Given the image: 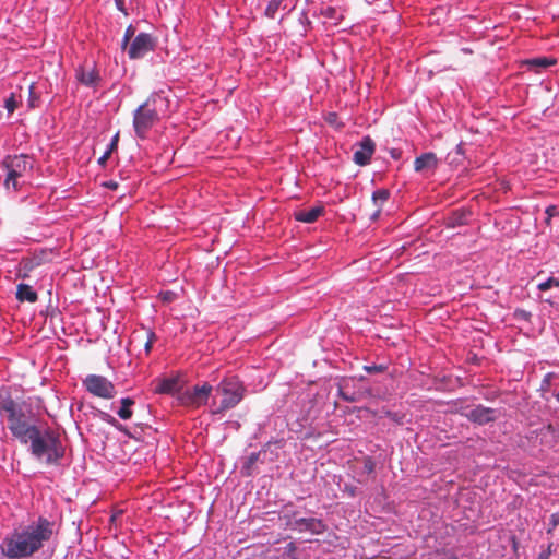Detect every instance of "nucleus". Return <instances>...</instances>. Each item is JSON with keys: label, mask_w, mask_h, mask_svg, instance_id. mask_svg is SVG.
<instances>
[{"label": "nucleus", "mask_w": 559, "mask_h": 559, "mask_svg": "<svg viewBox=\"0 0 559 559\" xmlns=\"http://www.w3.org/2000/svg\"><path fill=\"white\" fill-rule=\"evenodd\" d=\"M53 534V523L45 518H39L20 530H14L5 536L1 544V552L10 559L31 557L38 551L45 542Z\"/></svg>", "instance_id": "obj_1"}, {"label": "nucleus", "mask_w": 559, "mask_h": 559, "mask_svg": "<svg viewBox=\"0 0 559 559\" xmlns=\"http://www.w3.org/2000/svg\"><path fill=\"white\" fill-rule=\"evenodd\" d=\"M169 100L160 93L151 94L133 112L135 135L145 139L147 132L159 121L168 110Z\"/></svg>", "instance_id": "obj_2"}, {"label": "nucleus", "mask_w": 559, "mask_h": 559, "mask_svg": "<svg viewBox=\"0 0 559 559\" xmlns=\"http://www.w3.org/2000/svg\"><path fill=\"white\" fill-rule=\"evenodd\" d=\"M0 414L5 415L9 430L23 444H26L39 431L35 425H31L26 420L22 407L9 393L0 395Z\"/></svg>", "instance_id": "obj_3"}, {"label": "nucleus", "mask_w": 559, "mask_h": 559, "mask_svg": "<svg viewBox=\"0 0 559 559\" xmlns=\"http://www.w3.org/2000/svg\"><path fill=\"white\" fill-rule=\"evenodd\" d=\"M29 441L32 454L37 459L46 456L47 464H58L64 454L59 437L51 430H39Z\"/></svg>", "instance_id": "obj_4"}, {"label": "nucleus", "mask_w": 559, "mask_h": 559, "mask_svg": "<svg viewBox=\"0 0 559 559\" xmlns=\"http://www.w3.org/2000/svg\"><path fill=\"white\" fill-rule=\"evenodd\" d=\"M216 394L221 396L218 406L213 414H223L236 407L245 397L246 388L238 377L231 376L224 378L215 389Z\"/></svg>", "instance_id": "obj_5"}, {"label": "nucleus", "mask_w": 559, "mask_h": 559, "mask_svg": "<svg viewBox=\"0 0 559 559\" xmlns=\"http://www.w3.org/2000/svg\"><path fill=\"white\" fill-rule=\"evenodd\" d=\"M212 391L213 386L204 382L202 385H194L192 389L180 392L177 400L182 406L199 408L207 403Z\"/></svg>", "instance_id": "obj_6"}, {"label": "nucleus", "mask_w": 559, "mask_h": 559, "mask_svg": "<svg viewBox=\"0 0 559 559\" xmlns=\"http://www.w3.org/2000/svg\"><path fill=\"white\" fill-rule=\"evenodd\" d=\"M83 383L86 390L97 397L110 400L117 393L114 383L103 376L90 374Z\"/></svg>", "instance_id": "obj_7"}, {"label": "nucleus", "mask_w": 559, "mask_h": 559, "mask_svg": "<svg viewBox=\"0 0 559 559\" xmlns=\"http://www.w3.org/2000/svg\"><path fill=\"white\" fill-rule=\"evenodd\" d=\"M283 519H286V525L292 530L298 532H309L313 535L323 534L326 530V525L322 520L316 518H296L292 520L287 514H284Z\"/></svg>", "instance_id": "obj_8"}, {"label": "nucleus", "mask_w": 559, "mask_h": 559, "mask_svg": "<svg viewBox=\"0 0 559 559\" xmlns=\"http://www.w3.org/2000/svg\"><path fill=\"white\" fill-rule=\"evenodd\" d=\"M155 39L151 34L140 33L136 35L128 49L130 59L143 58L147 52L154 50Z\"/></svg>", "instance_id": "obj_9"}, {"label": "nucleus", "mask_w": 559, "mask_h": 559, "mask_svg": "<svg viewBox=\"0 0 559 559\" xmlns=\"http://www.w3.org/2000/svg\"><path fill=\"white\" fill-rule=\"evenodd\" d=\"M3 165L10 173V179L22 177L33 168L32 159L27 155L8 156Z\"/></svg>", "instance_id": "obj_10"}, {"label": "nucleus", "mask_w": 559, "mask_h": 559, "mask_svg": "<svg viewBox=\"0 0 559 559\" xmlns=\"http://www.w3.org/2000/svg\"><path fill=\"white\" fill-rule=\"evenodd\" d=\"M463 415L477 425H486L497 419V411L484 405H477L471 409L466 407Z\"/></svg>", "instance_id": "obj_11"}, {"label": "nucleus", "mask_w": 559, "mask_h": 559, "mask_svg": "<svg viewBox=\"0 0 559 559\" xmlns=\"http://www.w3.org/2000/svg\"><path fill=\"white\" fill-rule=\"evenodd\" d=\"M374 142L370 136H365L358 144V148L354 152L353 160L359 165L365 166L369 164L374 153Z\"/></svg>", "instance_id": "obj_12"}, {"label": "nucleus", "mask_w": 559, "mask_h": 559, "mask_svg": "<svg viewBox=\"0 0 559 559\" xmlns=\"http://www.w3.org/2000/svg\"><path fill=\"white\" fill-rule=\"evenodd\" d=\"M76 79L80 83L88 87H95L100 78L94 66H82L76 70Z\"/></svg>", "instance_id": "obj_13"}, {"label": "nucleus", "mask_w": 559, "mask_h": 559, "mask_svg": "<svg viewBox=\"0 0 559 559\" xmlns=\"http://www.w3.org/2000/svg\"><path fill=\"white\" fill-rule=\"evenodd\" d=\"M438 167L437 155L432 152L424 153L414 160V169L417 173L435 170Z\"/></svg>", "instance_id": "obj_14"}, {"label": "nucleus", "mask_w": 559, "mask_h": 559, "mask_svg": "<svg viewBox=\"0 0 559 559\" xmlns=\"http://www.w3.org/2000/svg\"><path fill=\"white\" fill-rule=\"evenodd\" d=\"M180 380L178 377H171V378H165L158 381L155 393L159 394H175L177 395L181 392L180 391Z\"/></svg>", "instance_id": "obj_15"}, {"label": "nucleus", "mask_w": 559, "mask_h": 559, "mask_svg": "<svg viewBox=\"0 0 559 559\" xmlns=\"http://www.w3.org/2000/svg\"><path fill=\"white\" fill-rule=\"evenodd\" d=\"M324 212L323 206H314L309 210H301L294 213V217L298 222L302 223H313L316 222Z\"/></svg>", "instance_id": "obj_16"}, {"label": "nucleus", "mask_w": 559, "mask_h": 559, "mask_svg": "<svg viewBox=\"0 0 559 559\" xmlns=\"http://www.w3.org/2000/svg\"><path fill=\"white\" fill-rule=\"evenodd\" d=\"M16 299L21 302H36L38 299L37 293L27 284H19L16 287Z\"/></svg>", "instance_id": "obj_17"}, {"label": "nucleus", "mask_w": 559, "mask_h": 559, "mask_svg": "<svg viewBox=\"0 0 559 559\" xmlns=\"http://www.w3.org/2000/svg\"><path fill=\"white\" fill-rule=\"evenodd\" d=\"M467 214L464 211H455L445 219L448 227L454 228L466 224Z\"/></svg>", "instance_id": "obj_18"}, {"label": "nucleus", "mask_w": 559, "mask_h": 559, "mask_svg": "<svg viewBox=\"0 0 559 559\" xmlns=\"http://www.w3.org/2000/svg\"><path fill=\"white\" fill-rule=\"evenodd\" d=\"M120 403L121 406L117 412L118 416L123 420L130 419L133 414L131 407L134 405V401L131 397H123Z\"/></svg>", "instance_id": "obj_19"}, {"label": "nucleus", "mask_w": 559, "mask_h": 559, "mask_svg": "<svg viewBox=\"0 0 559 559\" xmlns=\"http://www.w3.org/2000/svg\"><path fill=\"white\" fill-rule=\"evenodd\" d=\"M260 454H261V452H254V453H251L247 457V460H246V462H245V464H243V466L241 468V474L242 475H245V476H251L252 475L253 467L257 464V462L259 461Z\"/></svg>", "instance_id": "obj_20"}, {"label": "nucleus", "mask_w": 559, "mask_h": 559, "mask_svg": "<svg viewBox=\"0 0 559 559\" xmlns=\"http://www.w3.org/2000/svg\"><path fill=\"white\" fill-rule=\"evenodd\" d=\"M527 63L536 68H548L550 66H554L556 63V60L551 58L542 57L531 59L527 61Z\"/></svg>", "instance_id": "obj_21"}, {"label": "nucleus", "mask_w": 559, "mask_h": 559, "mask_svg": "<svg viewBox=\"0 0 559 559\" xmlns=\"http://www.w3.org/2000/svg\"><path fill=\"white\" fill-rule=\"evenodd\" d=\"M389 191L385 189H379L373 192L372 200L376 203V205L381 206L385 201L389 199Z\"/></svg>", "instance_id": "obj_22"}, {"label": "nucleus", "mask_w": 559, "mask_h": 559, "mask_svg": "<svg viewBox=\"0 0 559 559\" xmlns=\"http://www.w3.org/2000/svg\"><path fill=\"white\" fill-rule=\"evenodd\" d=\"M283 1L284 0H270L265 9V15L270 19H274Z\"/></svg>", "instance_id": "obj_23"}, {"label": "nucleus", "mask_w": 559, "mask_h": 559, "mask_svg": "<svg viewBox=\"0 0 559 559\" xmlns=\"http://www.w3.org/2000/svg\"><path fill=\"white\" fill-rule=\"evenodd\" d=\"M103 419L106 420L108 424L112 425L119 431L130 436L128 429L123 425L118 423V420L115 417H112L111 415L103 413Z\"/></svg>", "instance_id": "obj_24"}, {"label": "nucleus", "mask_w": 559, "mask_h": 559, "mask_svg": "<svg viewBox=\"0 0 559 559\" xmlns=\"http://www.w3.org/2000/svg\"><path fill=\"white\" fill-rule=\"evenodd\" d=\"M4 107L9 115L13 114L14 110L19 107V100L16 99L14 93H11L10 96L4 100Z\"/></svg>", "instance_id": "obj_25"}, {"label": "nucleus", "mask_w": 559, "mask_h": 559, "mask_svg": "<svg viewBox=\"0 0 559 559\" xmlns=\"http://www.w3.org/2000/svg\"><path fill=\"white\" fill-rule=\"evenodd\" d=\"M552 287L559 288V280L555 277H549L548 280L540 282L537 285V288L542 292L548 290Z\"/></svg>", "instance_id": "obj_26"}, {"label": "nucleus", "mask_w": 559, "mask_h": 559, "mask_svg": "<svg viewBox=\"0 0 559 559\" xmlns=\"http://www.w3.org/2000/svg\"><path fill=\"white\" fill-rule=\"evenodd\" d=\"M134 33H135V29L132 25H129L124 32V36H123V40H122V44H121V47L123 49L127 48L129 41L131 40V38L134 36Z\"/></svg>", "instance_id": "obj_27"}, {"label": "nucleus", "mask_w": 559, "mask_h": 559, "mask_svg": "<svg viewBox=\"0 0 559 559\" xmlns=\"http://www.w3.org/2000/svg\"><path fill=\"white\" fill-rule=\"evenodd\" d=\"M19 178H20V177H14L13 179H10V173L8 171V174H7V178H5V180H4V186H5V188H7V189H10V188L12 187V189H13L14 191H17V189H19L17 179H19Z\"/></svg>", "instance_id": "obj_28"}, {"label": "nucleus", "mask_w": 559, "mask_h": 559, "mask_svg": "<svg viewBox=\"0 0 559 559\" xmlns=\"http://www.w3.org/2000/svg\"><path fill=\"white\" fill-rule=\"evenodd\" d=\"M559 525V511L552 513L549 520V528L547 530L548 534H551L552 531Z\"/></svg>", "instance_id": "obj_29"}, {"label": "nucleus", "mask_w": 559, "mask_h": 559, "mask_svg": "<svg viewBox=\"0 0 559 559\" xmlns=\"http://www.w3.org/2000/svg\"><path fill=\"white\" fill-rule=\"evenodd\" d=\"M35 87L34 84L29 85V98H28V106L31 108H35L37 106L38 97L35 95L34 92Z\"/></svg>", "instance_id": "obj_30"}, {"label": "nucleus", "mask_w": 559, "mask_h": 559, "mask_svg": "<svg viewBox=\"0 0 559 559\" xmlns=\"http://www.w3.org/2000/svg\"><path fill=\"white\" fill-rule=\"evenodd\" d=\"M340 396L347 402H355L358 400L355 393L348 394L343 388H340Z\"/></svg>", "instance_id": "obj_31"}, {"label": "nucleus", "mask_w": 559, "mask_h": 559, "mask_svg": "<svg viewBox=\"0 0 559 559\" xmlns=\"http://www.w3.org/2000/svg\"><path fill=\"white\" fill-rule=\"evenodd\" d=\"M364 369L368 373H376V372H383L385 367L382 365H371V366H365Z\"/></svg>", "instance_id": "obj_32"}, {"label": "nucleus", "mask_w": 559, "mask_h": 559, "mask_svg": "<svg viewBox=\"0 0 559 559\" xmlns=\"http://www.w3.org/2000/svg\"><path fill=\"white\" fill-rule=\"evenodd\" d=\"M155 338H156V336H155L154 332L150 331L148 332V336H147V341H146V343L144 345L145 352L147 354L151 352Z\"/></svg>", "instance_id": "obj_33"}, {"label": "nucleus", "mask_w": 559, "mask_h": 559, "mask_svg": "<svg viewBox=\"0 0 559 559\" xmlns=\"http://www.w3.org/2000/svg\"><path fill=\"white\" fill-rule=\"evenodd\" d=\"M551 548H552V544L550 543V544L547 546V548H546L545 550H543V551L538 555L537 559H549V557H550V555H551V552H552V549H551Z\"/></svg>", "instance_id": "obj_34"}, {"label": "nucleus", "mask_w": 559, "mask_h": 559, "mask_svg": "<svg viewBox=\"0 0 559 559\" xmlns=\"http://www.w3.org/2000/svg\"><path fill=\"white\" fill-rule=\"evenodd\" d=\"M118 141H119V134L117 133V134L112 138V140H111V142H110V144H109V146H108V148H107V151H110V154H111V153L117 148Z\"/></svg>", "instance_id": "obj_35"}, {"label": "nucleus", "mask_w": 559, "mask_h": 559, "mask_svg": "<svg viewBox=\"0 0 559 559\" xmlns=\"http://www.w3.org/2000/svg\"><path fill=\"white\" fill-rule=\"evenodd\" d=\"M110 151H106L99 158H98V164L102 165V166H105L106 162L108 160V158L110 157Z\"/></svg>", "instance_id": "obj_36"}, {"label": "nucleus", "mask_w": 559, "mask_h": 559, "mask_svg": "<svg viewBox=\"0 0 559 559\" xmlns=\"http://www.w3.org/2000/svg\"><path fill=\"white\" fill-rule=\"evenodd\" d=\"M104 186L111 190H116L118 188V182H116L114 180H109V181L105 182Z\"/></svg>", "instance_id": "obj_37"}, {"label": "nucleus", "mask_w": 559, "mask_h": 559, "mask_svg": "<svg viewBox=\"0 0 559 559\" xmlns=\"http://www.w3.org/2000/svg\"><path fill=\"white\" fill-rule=\"evenodd\" d=\"M115 2H116L118 10L123 12L124 14H127L123 0H115Z\"/></svg>", "instance_id": "obj_38"}, {"label": "nucleus", "mask_w": 559, "mask_h": 559, "mask_svg": "<svg viewBox=\"0 0 559 559\" xmlns=\"http://www.w3.org/2000/svg\"><path fill=\"white\" fill-rule=\"evenodd\" d=\"M122 512H123L122 510H118V511H116V512L111 515V519H110V520H111V522L116 521V520H117V518H119V516L122 514Z\"/></svg>", "instance_id": "obj_39"}, {"label": "nucleus", "mask_w": 559, "mask_h": 559, "mask_svg": "<svg viewBox=\"0 0 559 559\" xmlns=\"http://www.w3.org/2000/svg\"><path fill=\"white\" fill-rule=\"evenodd\" d=\"M380 212H381V209L379 207L372 215H371V219H377L380 215Z\"/></svg>", "instance_id": "obj_40"}, {"label": "nucleus", "mask_w": 559, "mask_h": 559, "mask_svg": "<svg viewBox=\"0 0 559 559\" xmlns=\"http://www.w3.org/2000/svg\"><path fill=\"white\" fill-rule=\"evenodd\" d=\"M556 211V207L555 206H549L547 207L546 212L549 216H551L554 214V212Z\"/></svg>", "instance_id": "obj_41"}, {"label": "nucleus", "mask_w": 559, "mask_h": 559, "mask_svg": "<svg viewBox=\"0 0 559 559\" xmlns=\"http://www.w3.org/2000/svg\"><path fill=\"white\" fill-rule=\"evenodd\" d=\"M336 118V114H329V122H333Z\"/></svg>", "instance_id": "obj_42"}, {"label": "nucleus", "mask_w": 559, "mask_h": 559, "mask_svg": "<svg viewBox=\"0 0 559 559\" xmlns=\"http://www.w3.org/2000/svg\"><path fill=\"white\" fill-rule=\"evenodd\" d=\"M328 14H332L334 12V9L333 8H328Z\"/></svg>", "instance_id": "obj_43"}, {"label": "nucleus", "mask_w": 559, "mask_h": 559, "mask_svg": "<svg viewBox=\"0 0 559 559\" xmlns=\"http://www.w3.org/2000/svg\"><path fill=\"white\" fill-rule=\"evenodd\" d=\"M547 430H548V431H550V432H554V428H552V426H551V425H548V426H547Z\"/></svg>", "instance_id": "obj_44"}, {"label": "nucleus", "mask_w": 559, "mask_h": 559, "mask_svg": "<svg viewBox=\"0 0 559 559\" xmlns=\"http://www.w3.org/2000/svg\"><path fill=\"white\" fill-rule=\"evenodd\" d=\"M521 313H522V317H525V318L530 316V313H527L525 311H521Z\"/></svg>", "instance_id": "obj_45"}, {"label": "nucleus", "mask_w": 559, "mask_h": 559, "mask_svg": "<svg viewBox=\"0 0 559 559\" xmlns=\"http://www.w3.org/2000/svg\"><path fill=\"white\" fill-rule=\"evenodd\" d=\"M556 399L559 401V391L556 393Z\"/></svg>", "instance_id": "obj_46"}, {"label": "nucleus", "mask_w": 559, "mask_h": 559, "mask_svg": "<svg viewBox=\"0 0 559 559\" xmlns=\"http://www.w3.org/2000/svg\"><path fill=\"white\" fill-rule=\"evenodd\" d=\"M557 451H559V449Z\"/></svg>", "instance_id": "obj_47"}]
</instances>
